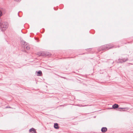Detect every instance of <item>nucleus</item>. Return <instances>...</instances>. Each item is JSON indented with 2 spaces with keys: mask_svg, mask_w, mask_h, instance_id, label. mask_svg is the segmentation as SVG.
I'll use <instances>...</instances> for the list:
<instances>
[{
  "mask_svg": "<svg viewBox=\"0 0 133 133\" xmlns=\"http://www.w3.org/2000/svg\"><path fill=\"white\" fill-rule=\"evenodd\" d=\"M8 24L7 22H2L1 19L0 18V27L6 28L8 27Z\"/></svg>",
  "mask_w": 133,
  "mask_h": 133,
  "instance_id": "obj_1",
  "label": "nucleus"
},
{
  "mask_svg": "<svg viewBox=\"0 0 133 133\" xmlns=\"http://www.w3.org/2000/svg\"><path fill=\"white\" fill-rule=\"evenodd\" d=\"M128 58H122L121 59H119L117 61V62L118 63H122L123 62H126L128 61Z\"/></svg>",
  "mask_w": 133,
  "mask_h": 133,
  "instance_id": "obj_2",
  "label": "nucleus"
},
{
  "mask_svg": "<svg viewBox=\"0 0 133 133\" xmlns=\"http://www.w3.org/2000/svg\"><path fill=\"white\" fill-rule=\"evenodd\" d=\"M106 50L107 49L106 46H105V45L102 46H101L98 49V51H99L102 50Z\"/></svg>",
  "mask_w": 133,
  "mask_h": 133,
  "instance_id": "obj_3",
  "label": "nucleus"
},
{
  "mask_svg": "<svg viewBox=\"0 0 133 133\" xmlns=\"http://www.w3.org/2000/svg\"><path fill=\"white\" fill-rule=\"evenodd\" d=\"M37 55H39V56H50L47 55L46 53L43 52H38L37 53Z\"/></svg>",
  "mask_w": 133,
  "mask_h": 133,
  "instance_id": "obj_4",
  "label": "nucleus"
},
{
  "mask_svg": "<svg viewBox=\"0 0 133 133\" xmlns=\"http://www.w3.org/2000/svg\"><path fill=\"white\" fill-rule=\"evenodd\" d=\"M107 131V129L106 127H102L101 129V131L103 133H105Z\"/></svg>",
  "mask_w": 133,
  "mask_h": 133,
  "instance_id": "obj_5",
  "label": "nucleus"
},
{
  "mask_svg": "<svg viewBox=\"0 0 133 133\" xmlns=\"http://www.w3.org/2000/svg\"><path fill=\"white\" fill-rule=\"evenodd\" d=\"M105 46H106L107 49H110L111 48L113 47L112 46H111L110 44H109L105 45Z\"/></svg>",
  "mask_w": 133,
  "mask_h": 133,
  "instance_id": "obj_6",
  "label": "nucleus"
},
{
  "mask_svg": "<svg viewBox=\"0 0 133 133\" xmlns=\"http://www.w3.org/2000/svg\"><path fill=\"white\" fill-rule=\"evenodd\" d=\"M29 132H32V133H36L35 129L33 128H32L29 130Z\"/></svg>",
  "mask_w": 133,
  "mask_h": 133,
  "instance_id": "obj_7",
  "label": "nucleus"
},
{
  "mask_svg": "<svg viewBox=\"0 0 133 133\" xmlns=\"http://www.w3.org/2000/svg\"><path fill=\"white\" fill-rule=\"evenodd\" d=\"M24 49H26L27 50H29L30 49V47L28 43H26L24 46Z\"/></svg>",
  "mask_w": 133,
  "mask_h": 133,
  "instance_id": "obj_8",
  "label": "nucleus"
},
{
  "mask_svg": "<svg viewBox=\"0 0 133 133\" xmlns=\"http://www.w3.org/2000/svg\"><path fill=\"white\" fill-rule=\"evenodd\" d=\"M54 127L55 128L58 129L59 128V127L58 126V123H55L54 124Z\"/></svg>",
  "mask_w": 133,
  "mask_h": 133,
  "instance_id": "obj_9",
  "label": "nucleus"
},
{
  "mask_svg": "<svg viewBox=\"0 0 133 133\" xmlns=\"http://www.w3.org/2000/svg\"><path fill=\"white\" fill-rule=\"evenodd\" d=\"M118 107L119 106L118 105L116 104L113 105L112 106V108L114 109H116V108H118Z\"/></svg>",
  "mask_w": 133,
  "mask_h": 133,
  "instance_id": "obj_10",
  "label": "nucleus"
},
{
  "mask_svg": "<svg viewBox=\"0 0 133 133\" xmlns=\"http://www.w3.org/2000/svg\"><path fill=\"white\" fill-rule=\"evenodd\" d=\"M42 75V72L41 70L39 71L38 72H37V76H41Z\"/></svg>",
  "mask_w": 133,
  "mask_h": 133,
  "instance_id": "obj_11",
  "label": "nucleus"
},
{
  "mask_svg": "<svg viewBox=\"0 0 133 133\" xmlns=\"http://www.w3.org/2000/svg\"><path fill=\"white\" fill-rule=\"evenodd\" d=\"M21 43L23 45L25 46V45L26 44V43H26L25 41H22L21 42Z\"/></svg>",
  "mask_w": 133,
  "mask_h": 133,
  "instance_id": "obj_12",
  "label": "nucleus"
},
{
  "mask_svg": "<svg viewBox=\"0 0 133 133\" xmlns=\"http://www.w3.org/2000/svg\"><path fill=\"white\" fill-rule=\"evenodd\" d=\"M2 15V13L1 11L0 10V17H1Z\"/></svg>",
  "mask_w": 133,
  "mask_h": 133,
  "instance_id": "obj_13",
  "label": "nucleus"
},
{
  "mask_svg": "<svg viewBox=\"0 0 133 133\" xmlns=\"http://www.w3.org/2000/svg\"><path fill=\"white\" fill-rule=\"evenodd\" d=\"M61 77L62 78H63L64 79H66V77H62V76H61L60 77Z\"/></svg>",
  "mask_w": 133,
  "mask_h": 133,
  "instance_id": "obj_14",
  "label": "nucleus"
},
{
  "mask_svg": "<svg viewBox=\"0 0 133 133\" xmlns=\"http://www.w3.org/2000/svg\"><path fill=\"white\" fill-rule=\"evenodd\" d=\"M15 1L18 2H19L21 0H14Z\"/></svg>",
  "mask_w": 133,
  "mask_h": 133,
  "instance_id": "obj_15",
  "label": "nucleus"
},
{
  "mask_svg": "<svg viewBox=\"0 0 133 133\" xmlns=\"http://www.w3.org/2000/svg\"><path fill=\"white\" fill-rule=\"evenodd\" d=\"M88 106V105H84V106H82V105H81V107L86 106Z\"/></svg>",
  "mask_w": 133,
  "mask_h": 133,
  "instance_id": "obj_16",
  "label": "nucleus"
},
{
  "mask_svg": "<svg viewBox=\"0 0 133 133\" xmlns=\"http://www.w3.org/2000/svg\"><path fill=\"white\" fill-rule=\"evenodd\" d=\"M119 108V109H125V108Z\"/></svg>",
  "mask_w": 133,
  "mask_h": 133,
  "instance_id": "obj_17",
  "label": "nucleus"
},
{
  "mask_svg": "<svg viewBox=\"0 0 133 133\" xmlns=\"http://www.w3.org/2000/svg\"><path fill=\"white\" fill-rule=\"evenodd\" d=\"M64 106V105H60L59 106L61 107V106Z\"/></svg>",
  "mask_w": 133,
  "mask_h": 133,
  "instance_id": "obj_18",
  "label": "nucleus"
}]
</instances>
